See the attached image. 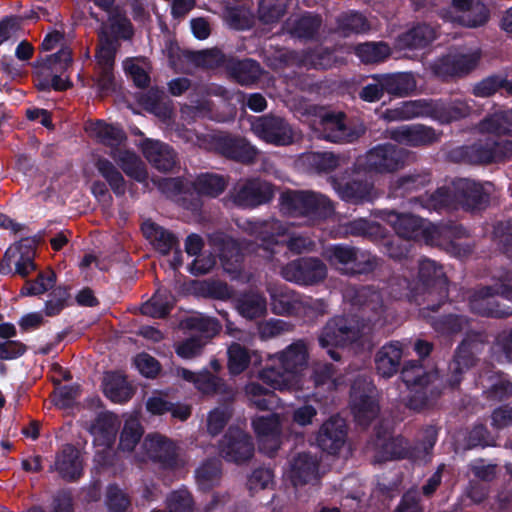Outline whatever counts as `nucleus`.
Here are the masks:
<instances>
[{"instance_id":"49","label":"nucleus","mask_w":512,"mask_h":512,"mask_svg":"<svg viewBox=\"0 0 512 512\" xmlns=\"http://www.w3.org/2000/svg\"><path fill=\"white\" fill-rule=\"evenodd\" d=\"M337 31L344 37L352 34H362L370 30L367 18L355 11L344 12L337 19Z\"/></svg>"},{"instance_id":"6","label":"nucleus","mask_w":512,"mask_h":512,"mask_svg":"<svg viewBox=\"0 0 512 512\" xmlns=\"http://www.w3.org/2000/svg\"><path fill=\"white\" fill-rule=\"evenodd\" d=\"M281 209L290 216L312 219L326 218L334 213L333 202L324 194L311 190H288L281 194Z\"/></svg>"},{"instance_id":"3","label":"nucleus","mask_w":512,"mask_h":512,"mask_svg":"<svg viewBox=\"0 0 512 512\" xmlns=\"http://www.w3.org/2000/svg\"><path fill=\"white\" fill-rule=\"evenodd\" d=\"M369 334L370 325L359 315H336L323 326L318 341L322 348L347 347L359 343Z\"/></svg>"},{"instance_id":"46","label":"nucleus","mask_w":512,"mask_h":512,"mask_svg":"<svg viewBox=\"0 0 512 512\" xmlns=\"http://www.w3.org/2000/svg\"><path fill=\"white\" fill-rule=\"evenodd\" d=\"M481 132L512 136V109L499 110L479 123Z\"/></svg>"},{"instance_id":"14","label":"nucleus","mask_w":512,"mask_h":512,"mask_svg":"<svg viewBox=\"0 0 512 512\" xmlns=\"http://www.w3.org/2000/svg\"><path fill=\"white\" fill-rule=\"evenodd\" d=\"M281 276L289 282L300 285H314L327 276L326 265L318 258H300L281 268Z\"/></svg>"},{"instance_id":"56","label":"nucleus","mask_w":512,"mask_h":512,"mask_svg":"<svg viewBox=\"0 0 512 512\" xmlns=\"http://www.w3.org/2000/svg\"><path fill=\"white\" fill-rule=\"evenodd\" d=\"M288 0H260L257 17L263 24H275L286 13Z\"/></svg>"},{"instance_id":"51","label":"nucleus","mask_w":512,"mask_h":512,"mask_svg":"<svg viewBox=\"0 0 512 512\" xmlns=\"http://www.w3.org/2000/svg\"><path fill=\"white\" fill-rule=\"evenodd\" d=\"M195 478L201 490H210L221 479V461L215 458L206 460L195 471Z\"/></svg>"},{"instance_id":"11","label":"nucleus","mask_w":512,"mask_h":512,"mask_svg":"<svg viewBox=\"0 0 512 512\" xmlns=\"http://www.w3.org/2000/svg\"><path fill=\"white\" fill-rule=\"evenodd\" d=\"M219 455L227 462L244 464L254 456V443L243 429L230 426L218 443Z\"/></svg>"},{"instance_id":"39","label":"nucleus","mask_w":512,"mask_h":512,"mask_svg":"<svg viewBox=\"0 0 512 512\" xmlns=\"http://www.w3.org/2000/svg\"><path fill=\"white\" fill-rule=\"evenodd\" d=\"M119 426L120 421L116 415L111 412H102L90 425L89 431L97 441L109 446L114 441Z\"/></svg>"},{"instance_id":"44","label":"nucleus","mask_w":512,"mask_h":512,"mask_svg":"<svg viewBox=\"0 0 512 512\" xmlns=\"http://www.w3.org/2000/svg\"><path fill=\"white\" fill-rule=\"evenodd\" d=\"M195 386L203 394L220 395V401L223 402H231L235 397V392L230 386H228L221 378L212 375L209 372L199 374Z\"/></svg>"},{"instance_id":"57","label":"nucleus","mask_w":512,"mask_h":512,"mask_svg":"<svg viewBox=\"0 0 512 512\" xmlns=\"http://www.w3.org/2000/svg\"><path fill=\"white\" fill-rule=\"evenodd\" d=\"M193 186L200 195L216 197L225 190L227 182L221 175L206 173L198 176Z\"/></svg>"},{"instance_id":"19","label":"nucleus","mask_w":512,"mask_h":512,"mask_svg":"<svg viewBox=\"0 0 512 512\" xmlns=\"http://www.w3.org/2000/svg\"><path fill=\"white\" fill-rule=\"evenodd\" d=\"M253 132L262 140L278 146L293 142L294 133L289 123L278 116L266 115L252 123Z\"/></svg>"},{"instance_id":"22","label":"nucleus","mask_w":512,"mask_h":512,"mask_svg":"<svg viewBox=\"0 0 512 512\" xmlns=\"http://www.w3.org/2000/svg\"><path fill=\"white\" fill-rule=\"evenodd\" d=\"M492 184L487 182L482 184L469 178H459L452 182L451 188L454 195L456 207L469 210L479 207L489 198V187Z\"/></svg>"},{"instance_id":"63","label":"nucleus","mask_w":512,"mask_h":512,"mask_svg":"<svg viewBox=\"0 0 512 512\" xmlns=\"http://www.w3.org/2000/svg\"><path fill=\"white\" fill-rule=\"evenodd\" d=\"M431 325L440 334L453 335L466 330L469 326V321L463 316L447 315L433 319Z\"/></svg>"},{"instance_id":"59","label":"nucleus","mask_w":512,"mask_h":512,"mask_svg":"<svg viewBox=\"0 0 512 512\" xmlns=\"http://www.w3.org/2000/svg\"><path fill=\"white\" fill-rule=\"evenodd\" d=\"M116 39L106 31L99 33V47L96 53L97 68L113 69L115 61Z\"/></svg>"},{"instance_id":"16","label":"nucleus","mask_w":512,"mask_h":512,"mask_svg":"<svg viewBox=\"0 0 512 512\" xmlns=\"http://www.w3.org/2000/svg\"><path fill=\"white\" fill-rule=\"evenodd\" d=\"M418 276L428 289L427 299L432 300L433 295H437V305H432L427 309L438 310L439 306L448 298V281L443 267L434 260L422 258L418 264Z\"/></svg>"},{"instance_id":"4","label":"nucleus","mask_w":512,"mask_h":512,"mask_svg":"<svg viewBox=\"0 0 512 512\" xmlns=\"http://www.w3.org/2000/svg\"><path fill=\"white\" fill-rule=\"evenodd\" d=\"M512 157V141L480 139L472 144L455 147L449 151V158L469 165L502 163Z\"/></svg>"},{"instance_id":"41","label":"nucleus","mask_w":512,"mask_h":512,"mask_svg":"<svg viewBox=\"0 0 512 512\" xmlns=\"http://www.w3.org/2000/svg\"><path fill=\"white\" fill-rule=\"evenodd\" d=\"M236 309L246 319L262 317L267 312L266 298L258 292H247L236 299Z\"/></svg>"},{"instance_id":"18","label":"nucleus","mask_w":512,"mask_h":512,"mask_svg":"<svg viewBox=\"0 0 512 512\" xmlns=\"http://www.w3.org/2000/svg\"><path fill=\"white\" fill-rule=\"evenodd\" d=\"M274 196L273 186L260 179H249L238 182L231 197L241 207L254 208L269 202Z\"/></svg>"},{"instance_id":"29","label":"nucleus","mask_w":512,"mask_h":512,"mask_svg":"<svg viewBox=\"0 0 512 512\" xmlns=\"http://www.w3.org/2000/svg\"><path fill=\"white\" fill-rule=\"evenodd\" d=\"M387 137L407 146H425L439 140V135L430 127L405 125L387 130Z\"/></svg>"},{"instance_id":"34","label":"nucleus","mask_w":512,"mask_h":512,"mask_svg":"<svg viewBox=\"0 0 512 512\" xmlns=\"http://www.w3.org/2000/svg\"><path fill=\"white\" fill-rule=\"evenodd\" d=\"M9 248L10 250H14V274H18L22 278H26L30 273L36 270V264L34 262L36 255L35 240L30 238H23L19 242L11 245Z\"/></svg>"},{"instance_id":"27","label":"nucleus","mask_w":512,"mask_h":512,"mask_svg":"<svg viewBox=\"0 0 512 512\" xmlns=\"http://www.w3.org/2000/svg\"><path fill=\"white\" fill-rule=\"evenodd\" d=\"M385 221L394 229L398 237L407 241H421L425 231V221L413 214L388 211Z\"/></svg>"},{"instance_id":"60","label":"nucleus","mask_w":512,"mask_h":512,"mask_svg":"<svg viewBox=\"0 0 512 512\" xmlns=\"http://www.w3.org/2000/svg\"><path fill=\"white\" fill-rule=\"evenodd\" d=\"M185 325L188 329L200 333V336L196 337L202 338L206 342L208 339L215 336L221 328L219 322L216 319L202 315L187 318Z\"/></svg>"},{"instance_id":"31","label":"nucleus","mask_w":512,"mask_h":512,"mask_svg":"<svg viewBox=\"0 0 512 512\" xmlns=\"http://www.w3.org/2000/svg\"><path fill=\"white\" fill-rule=\"evenodd\" d=\"M141 148L145 158L159 171L170 172L177 164L175 151L165 143L146 139Z\"/></svg>"},{"instance_id":"21","label":"nucleus","mask_w":512,"mask_h":512,"mask_svg":"<svg viewBox=\"0 0 512 512\" xmlns=\"http://www.w3.org/2000/svg\"><path fill=\"white\" fill-rule=\"evenodd\" d=\"M353 304L362 310L360 317L370 325V331L373 326L384 324L386 305L383 294L379 290L369 286L361 287L355 292Z\"/></svg>"},{"instance_id":"43","label":"nucleus","mask_w":512,"mask_h":512,"mask_svg":"<svg viewBox=\"0 0 512 512\" xmlns=\"http://www.w3.org/2000/svg\"><path fill=\"white\" fill-rule=\"evenodd\" d=\"M431 182V174L427 170L414 171L397 178L391 184L394 196H401L408 192L418 191Z\"/></svg>"},{"instance_id":"53","label":"nucleus","mask_w":512,"mask_h":512,"mask_svg":"<svg viewBox=\"0 0 512 512\" xmlns=\"http://www.w3.org/2000/svg\"><path fill=\"white\" fill-rule=\"evenodd\" d=\"M289 32L298 38L311 39L319 30L321 20L310 14L298 18H289L286 22Z\"/></svg>"},{"instance_id":"28","label":"nucleus","mask_w":512,"mask_h":512,"mask_svg":"<svg viewBox=\"0 0 512 512\" xmlns=\"http://www.w3.org/2000/svg\"><path fill=\"white\" fill-rule=\"evenodd\" d=\"M330 183L342 200L353 204L370 202L377 196L373 183L366 179H353L341 183L338 179L331 177Z\"/></svg>"},{"instance_id":"54","label":"nucleus","mask_w":512,"mask_h":512,"mask_svg":"<svg viewBox=\"0 0 512 512\" xmlns=\"http://www.w3.org/2000/svg\"><path fill=\"white\" fill-rule=\"evenodd\" d=\"M71 62L72 53L71 50L66 47L37 62V67L40 68V75L50 76V74L54 73H63L70 66Z\"/></svg>"},{"instance_id":"55","label":"nucleus","mask_w":512,"mask_h":512,"mask_svg":"<svg viewBox=\"0 0 512 512\" xmlns=\"http://www.w3.org/2000/svg\"><path fill=\"white\" fill-rule=\"evenodd\" d=\"M244 394L249 403L259 410L265 411L271 408L275 394L258 382L251 381L244 387Z\"/></svg>"},{"instance_id":"5","label":"nucleus","mask_w":512,"mask_h":512,"mask_svg":"<svg viewBox=\"0 0 512 512\" xmlns=\"http://www.w3.org/2000/svg\"><path fill=\"white\" fill-rule=\"evenodd\" d=\"M436 442V434L429 430L426 432L424 439L414 446H410L408 441L402 436L397 437H377L371 444L374 451V460L376 462H384L393 459H412L426 460L430 455Z\"/></svg>"},{"instance_id":"52","label":"nucleus","mask_w":512,"mask_h":512,"mask_svg":"<svg viewBox=\"0 0 512 512\" xmlns=\"http://www.w3.org/2000/svg\"><path fill=\"white\" fill-rule=\"evenodd\" d=\"M354 53L365 64H375L384 61L390 56V47L384 42H366L356 45Z\"/></svg>"},{"instance_id":"24","label":"nucleus","mask_w":512,"mask_h":512,"mask_svg":"<svg viewBox=\"0 0 512 512\" xmlns=\"http://www.w3.org/2000/svg\"><path fill=\"white\" fill-rule=\"evenodd\" d=\"M319 136L335 143H351L362 134L361 131L350 128L345 123L343 113H326L319 122Z\"/></svg>"},{"instance_id":"12","label":"nucleus","mask_w":512,"mask_h":512,"mask_svg":"<svg viewBox=\"0 0 512 512\" xmlns=\"http://www.w3.org/2000/svg\"><path fill=\"white\" fill-rule=\"evenodd\" d=\"M206 149L242 163H252L257 150L246 139L224 133L207 136Z\"/></svg>"},{"instance_id":"32","label":"nucleus","mask_w":512,"mask_h":512,"mask_svg":"<svg viewBox=\"0 0 512 512\" xmlns=\"http://www.w3.org/2000/svg\"><path fill=\"white\" fill-rule=\"evenodd\" d=\"M319 459L310 452L298 453L290 462V477L295 486L318 479Z\"/></svg>"},{"instance_id":"20","label":"nucleus","mask_w":512,"mask_h":512,"mask_svg":"<svg viewBox=\"0 0 512 512\" xmlns=\"http://www.w3.org/2000/svg\"><path fill=\"white\" fill-rule=\"evenodd\" d=\"M244 229L251 235L262 241L259 250L264 253L261 256L273 261V255L276 253L271 246H279L278 237L287 234L288 228L281 221L271 218L263 221H248Z\"/></svg>"},{"instance_id":"40","label":"nucleus","mask_w":512,"mask_h":512,"mask_svg":"<svg viewBox=\"0 0 512 512\" xmlns=\"http://www.w3.org/2000/svg\"><path fill=\"white\" fill-rule=\"evenodd\" d=\"M472 107L466 100L454 99L448 102H435V119L441 123L458 121L469 116Z\"/></svg>"},{"instance_id":"62","label":"nucleus","mask_w":512,"mask_h":512,"mask_svg":"<svg viewBox=\"0 0 512 512\" xmlns=\"http://www.w3.org/2000/svg\"><path fill=\"white\" fill-rule=\"evenodd\" d=\"M293 330V325L287 321L270 318L257 323V334L263 341L277 338Z\"/></svg>"},{"instance_id":"2","label":"nucleus","mask_w":512,"mask_h":512,"mask_svg":"<svg viewBox=\"0 0 512 512\" xmlns=\"http://www.w3.org/2000/svg\"><path fill=\"white\" fill-rule=\"evenodd\" d=\"M401 380L412 393L406 405L413 410H420L437 399L449 387L437 369L427 371L419 360H409L401 369Z\"/></svg>"},{"instance_id":"30","label":"nucleus","mask_w":512,"mask_h":512,"mask_svg":"<svg viewBox=\"0 0 512 512\" xmlns=\"http://www.w3.org/2000/svg\"><path fill=\"white\" fill-rule=\"evenodd\" d=\"M403 346L399 341H390L380 347L374 356L375 370L383 378H391L400 368Z\"/></svg>"},{"instance_id":"37","label":"nucleus","mask_w":512,"mask_h":512,"mask_svg":"<svg viewBox=\"0 0 512 512\" xmlns=\"http://www.w3.org/2000/svg\"><path fill=\"white\" fill-rule=\"evenodd\" d=\"M110 156L127 176L141 183L147 180L148 174L145 164L134 152L123 149L120 146L119 148L112 149Z\"/></svg>"},{"instance_id":"23","label":"nucleus","mask_w":512,"mask_h":512,"mask_svg":"<svg viewBox=\"0 0 512 512\" xmlns=\"http://www.w3.org/2000/svg\"><path fill=\"white\" fill-rule=\"evenodd\" d=\"M252 427L258 438L259 449L273 456L282 444L280 416L274 413L255 417Z\"/></svg>"},{"instance_id":"33","label":"nucleus","mask_w":512,"mask_h":512,"mask_svg":"<svg viewBox=\"0 0 512 512\" xmlns=\"http://www.w3.org/2000/svg\"><path fill=\"white\" fill-rule=\"evenodd\" d=\"M51 471H57L66 480H75L82 472V462L79 451L71 444L64 445L56 454L54 465Z\"/></svg>"},{"instance_id":"25","label":"nucleus","mask_w":512,"mask_h":512,"mask_svg":"<svg viewBox=\"0 0 512 512\" xmlns=\"http://www.w3.org/2000/svg\"><path fill=\"white\" fill-rule=\"evenodd\" d=\"M448 13L452 22L469 28L483 26L489 18L486 6L474 0H452Z\"/></svg>"},{"instance_id":"10","label":"nucleus","mask_w":512,"mask_h":512,"mask_svg":"<svg viewBox=\"0 0 512 512\" xmlns=\"http://www.w3.org/2000/svg\"><path fill=\"white\" fill-rule=\"evenodd\" d=\"M145 455L140 458L157 462L165 469L176 470L185 466L186 459L181 449L172 440L159 435H147L141 445Z\"/></svg>"},{"instance_id":"64","label":"nucleus","mask_w":512,"mask_h":512,"mask_svg":"<svg viewBox=\"0 0 512 512\" xmlns=\"http://www.w3.org/2000/svg\"><path fill=\"white\" fill-rule=\"evenodd\" d=\"M171 308L169 295L166 291L159 290L149 301L142 305L141 312L153 318H163L170 312Z\"/></svg>"},{"instance_id":"7","label":"nucleus","mask_w":512,"mask_h":512,"mask_svg":"<svg viewBox=\"0 0 512 512\" xmlns=\"http://www.w3.org/2000/svg\"><path fill=\"white\" fill-rule=\"evenodd\" d=\"M331 266L346 275L368 274L380 265V259L369 251L346 244H336L323 251Z\"/></svg>"},{"instance_id":"17","label":"nucleus","mask_w":512,"mask_h":512,"mask_svg":"<svg viewBox=\"0 0 512 512\" xmlns=\"http://www.w3.org/2000/svg\"><path fill=\"white\" fill-rule=\"evenodd\" d=\"M498 280L493 286H483L472 291L468 297L469 307L472 312L497 318L508 317L512 315V307H502L494 300L495 295L501 296V281L499 275L495 276Z\"/></svg>"},{"instance_id":"36","label":"nucleus","mask_w":512,"mask_h":512,"mask_svg":"<svg viewBox=\"0 0 512 512\" xmlns=\"http://www.w3.org/2000/svg\"><path fill=\"white\" fill-rule=\"evenodd\" d=\"M436 38V30L426 23H419L402 33L396 40L400 49H421L428 46Z\"/></svg>"},{"instance_id":"48","label":"nucleus","mask_w":512,"mask_h":512,"mask_svg":"<svg viewBox=\"0 0 512 512\" xmlns=\"http://www.w3.org/2000/svg\"><path fill=\"white\" fill-rule=\"evenodd\" d=\"M94 165L99 174L106 180L116 196H123L126 192V181L117 167L104 157H97Z\"/></svg>"},{"instance_id":"8","label":"nucleus","mask_w":512,"mask_h":512,"mask_svg":"<svg viewBox=\"0 0 512 512\" xmlns=\"http://www.w3.org/2000/svg\"><path fill=\"white\" fill-rule=\"evenodd\" d=\"M487 343V336L483 332H467L465 338L458 346L453 359L449 363L447 381L449 388H457L463 378V374L474 367L479 354Z\"/></svg>"},{"instance_id":"47","label":"nucleus","mask_w":512,"mask_h":512,"mask_svg":"<svg viewBox=\"0 0 512 512\" xmlns=\"http://www.w3.org/2000/svg\"><path fill=\"white\" fill-rule=\"evenodd\" d=\"M104 393L115 403H124L133 395V389L125 377L118 373H108L104 378Z\"/></svg>"},{"instance_id":"45","label":"nucleus","mask_w":512,"mask_h":512,"mask_svg":"<svg viewBox=\"0 0 512 512\" xmlns=\"http://www.w3.org/2000/svg\"><path fill=\"white\" fill-rule=\"evenodd\" d=\"M382 86L390 95L405 97L416 90L417 82L411 73L382 75Z\"/></svg>"},{"instance_id":"35","label":"nucleus","mask_w":512,"mask_h":512,"mask_svg":"<svg viewBox=\"0 0 512 512\" xmlns=\"http://www.w3.org/2000/svg\"><path fill=\"white\" fill-rule=\"evenodd\" d=\"M225 68L237 83L240 85H252L256 83L263 73L260 64L253 59H228Z\"/></svg>"},{"instance_id":"15","label":"nucleus","mask_w":512,"mask_h":512,"mask_svg":"<svg viewBox=\"0 0 512 512\" xmlns=\"http://www.w3.org/2000/svg\"><path fill=\"white\" fill-rule=\"evenodd\" d=\"M351 408L356 421L368 425L378 414L375 387L364 378H357L351 387Z\"/></svg>"},{"instance_id":"58","label":"nucleus","mask_w":512,"mask_h":512,"mask_svg":"<svg viewBox=\"0 0 512 512\" xmlns=\"http://www.w3.org/2000/svg\"><path fill=\"white\" fill-rule=\"evenodd\" d=\"M108 13V23L111 32L124 40H130L134 35V29L131 21L119 7H112Z\"/></svg>"},{"instance_id":"50","label":"nucleus","mask_w":512,"mask_h":512,"mask_svg":"<svg viewBox=\"0 0 512 512\" xmlns=\"http://www.w3.org/2000/svg\"><path fill=\"white\" fill-rule=\"evenodd\" d=\"M411 201L419 203L428 210L455 209L456 203L451 187H441L427 197L413 198Z\"/></svg>"},{"instance_id":"61","label":"nucleus","mask_w":512,"mask_h":512,"mask_svg":"<svg viewBox=\"0 0 512 512\" xmlns=\"http://www.w3.org/2000/svg\"><path fill=\"white\" fill-rule=\"evenodd\" d=\"M307 161L318 172H330L347 163L348 158L332 152H313L307 156Z\"/></svg>"},{"instance_id":"42","label":"nucleus","mask_w":512,"mask_h":512,"mask_svg":"<svg viewBox=\"0 0 512 512\" xmlns=\"http://www.w3.org/2000/svg\"><path fill=\"white\" fill-rule=\"evenodd\" d=\"M87 130L101 143L109 146L111 150L119 148L127 139L124 131L120 127L108 124L104 121L90 123Z\"/></svg>"},{"instance_id":"13","label":"nucleus","mask_w":512,"mask_h":512,"mask_svg":"<svg viewBox=\"0 0 512 512\" xmlns=\"http://www.w3.org/2000/svg\"><path fill=\"white\" fill-rule=\"evenodd\" d=\"M267 292L271 299L272 311L276 315H305L313 308L311 299L301 296L286 286L269 283Z\"/></svg>"},{"instance_id":"1","label":"nucleus","mask_w":512,"mask_h":512,"mask_svg":"<svg viewBox=\"0 0 512 512\" xmlns=\"http://www.w3.org/2000/svg\"><path fill=\"white\" fill-rule=\"evenodd\" d=\"M309 358L307 342L298 339L283 350L268 354V363L258 372V378L274 390L298 391L302 388L303 373L308 368Z\"/></svg>"},{"instance_id":"38","label":"nucleus","mask_w":512,"mask_h":512,"mask_svg":"<svg viewBox=\"0 0 512 512\" xmlns=\"http://www.w3.org/2000/svg\"><path fill=\"white\" fill-rule=\"evenodd\" d=\"M141 230L145 238L163 255L178 247V239L173 233L150 220L142 224Z\"/></svg>"},{"instance_id":"26","label":"nucleus","mask_w":512,"mask_h":512,"mask_svg":"<svg viewBox=\"0 0 512 512\" xmlns=\"http://www.w3.org/2000/svg\"><path fill=\"white\" fill-rule=\"evenodd\" d=\"M347 425L343 418L332 416L320 427L317 434V444L330 454L337 453L345 444Z\"/></svg>"},{"instance_id":"9","label":"nucleus","mask_w":512,"mask_h":512,"mask_svg":"<svg viewBox=\"0 0 512 512\" xmlns=\"http://www.w3.org/2000/svg\"><path fill=\"white\" fill-rule=\"evenodd\" d=\"M409 158V152L391 143L371 148L359 165L368 172L379 174L394 173L402 169Z\"/></svg>"}]
</instances>
